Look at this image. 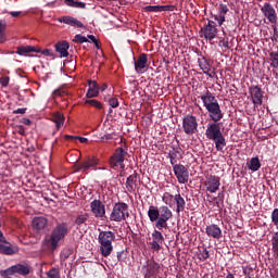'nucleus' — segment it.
<instances>
[{"label":"nucleus","instance_id":"f257e3e1","mask_svg":"<svg viewBox=\"0 0 278 278\" xmlns=\"http://www.w3.org/2000/svg\"><path fill=\"white\" fill-rule=\"evenodd\" d=\"M200 99L208 113V117L213 122L206 125L205 136L207 140H212V142L215 143L216 151H223L227 147L225 136L220 130V121H223L225 114L223 113V110H220V104L218 103L216 96L210 90H206Z\"/></svg>","mask_w":278,"mask_h":278},{"label":"nucleus","instance_id":"f03ea898","mask_svg":"<svg viewBox=\"0 0 278 278\" xmlns=\"http://www.w3.org/2000/svg\"><path fill=\"white\" fill-rule=\"evenodd\" d=\"M148 218L150 223H155L154 227L162 231V229H168V222L173 218V211L168 206H155L151 205L148 210Z\"/></svg>","mask_w":278,"mask_h":278},{"label":"nucleus","instance_id":"7ed1b4c3","mask_svg":"<svg viewBox=\"0 0 278 278\" xmlns=\"http://www.w3.org/2000/svg\"><path fill=\"white\" fill-rule=\"evenodd\" d=\"M66 236H68V223H59L52 229L51 235L45 238L43 247L49 251H55V249L60 247V242H62Z\"/></svg>","mask_w":278,"mask_h":278},{"label":"nucleus","instance_id":"20e7f679","mask_svg":"<svg viewBox=\"0 0 278 278\" xmlns=\"http://www.w3.org/2000/svg\"><path fill=\"white\" fill-rule=\"evenodd\" d=\"M116 240V233L112 230H100L98 235V242L100 244V253L102 257H110L112 251H114V245L112 242Z\"/></svg>","mask_w":278,"mask_h":278},{"label":"nucleus","instance_id":"39448f33","mask_svg":"<svg viewBox=\"0 0 278 278\" xmlns=\"http://www.w3.org/2000/svg\"><path fill=\"white\" fill-rule=\"evenodd\" d=\"M127 218H129V205L125 202L115 203L110 214V220L121 223L127 220Z\"/></svg>","mask_w":278,"mask_h":278},{"label":"nucleus","instance_id":"423d86ee","mask_svg":"<svg viewBox=\"0 0 278 278\" xmlns=\"http://www.w3.org/2000/svg\"><path fill=\"white\" fill-rule=\"evenodd\" d=\"M127 155V148H117L109 160L111 168H121L122 170H125V159Z\"/></svg>","mask_w":278,"mask_h":278},{"label":"nucleus","instance_id":"0eeeda50","mask_svg":"<svg viewBox=\"0 0 278 278\" xmlns=\"http://www.w3.org/2000/svg\"><path fill=\"white\" fill-rule=\"evenodd\" d=\"M182 130L187 136H194V134L199 131V121H197V116L187 114L182 118Z\"/></svg>","mask_w":278,"mask_h":278},{"label":"nucleus","instance_id":"6e6552de","mask_svg":"<svg viewBox=\"0 0 278 278\" xmlns=\"http://www.w3.org/2000/svg\"><path fill=\"white\" fill-rule=\"evenodd\" d=\"M261 12L268 23L271 25H277V10H275V7H273L271 3L265 2L261 7Z\"/></svg>","mask_w":278,"mask_h":278},{"label":"nucleus","instance_id":"1a4fd4ad","mask_svg":"<svg viewBox=\"0 0 278 278\" xmlns=\"http://www.w3.org/2000/svg\"><path fill=\"white\" fill-rule=\"evenodd\" d=\"M99 166V159L97 156H88L85 161L76 165V170H83V173H88V170H97Z\"/></svg>","mask_w":278,"mask_h":278},{"label":"nucleus","instance_id":"9d476101","mask_svg":"<svg viewBox=\"0 0 278 278\" xmlns=\"http://www.w3.org/2000/svg\"><path fill=\"white\" fill-rule=\"evenodd\" d=\"M173 170L178 184H188L190 172H188V168L184 164L174 165Z\"/></svg>","mask_w":278,"mask_h":278},{"label":"nucleus","instance_id":"9b49d317","mask_svg":"<svg viewBox=\"0 0 278 278\" xmlns=\"http://www.w3.org/2000/svg\"><path fill=\"white\" fill-rule=\"evenodd\" d=\"M201 34L204 36L205 40H214L216 38V35L218 34V28H216V22L214 21H208L207 24H205L201 28Z\"/></svg>","mask_w":278,"mask_h":278},{"label":"nucleus","instance_id":"f8f14e48","mask_svg":"<svg viewBox=\"0 0 278 278\" xmlns=\"http://www.w3.org/2000/svg\"><path fill=\"white\" fill-rule=\"evenodd\" d=\"M251 101L254 105H262L264 103V91L257 85H253L249 88Z\"/></svg>","mask_w":278,"mask_h":278},{"label":"nucleus","instance_id":"ddd939ff","mask_svg":"<svg viewBox=\"0 0 278 278\" xmlns=\"http://www.w3.org/2000/svg\"><path fill=\"white\" fill-rule=\"evenodd\" d=\"M142 270L146 271V277H155L160 274V263L155 262V260H148L142 266Z\"/></svg>","mask_w":278,"mask_h":278},{"label":"nucleus","instance_id":"4468645a","mask_svg":"<svg viewBox=\"0 0 278 278\" xmlns=\"http://www.w3.org/2000/svg\"><path fill=\"white\" fill-rule=\"evenodd\" d=\"M29 273H30L29 267L23 264H16L7 269H3V275H22L25 277L29 275Z\"/></svg>","mask_w":278,"mask_h":278},{"label":"nucleus","instance_id":"2eb2a0df","mask_svg":"<svg viewBox=\"0 0 278 278\" xmlns=\"http://www.w3.org/2000/svg\"><path fill=\"white\" fill-rule=\"evenodd\" d=\"M0 253L2 255H16L18 253L17 245H14L8 241V239H0Z\"/></svg>","mask_w":278,"mask_h":278},{"label":"nucleus","instance_id":"dca6fc26","mask_svg":"<svg viewBox=\"0 0 278 278\" xmlns=\"http://www.w3.org/2000/svg\"><path fill=\"white\" fill-rule=\"evenodd\" d=\"M205 186H206L207 192H211V194L218 192L220 188V177L218 176L206 177Z\"/></svg>","mask_w":278,"mask_h":278},{"label":"nucleus","instance_id":"f3484780","mask_svg":"<svg viewBox=\"0 0 278 278\" xmlns=\"http://www.w3.org/2000/svg\"><path fill=\"white\" fill-rule=\"evenodd\" d=\"M90 207L96 218H103L105 216V204L101 200H93L90 203Z\"/></svg>","mask_w":278,"mask_h":278},{"label":"nucleus","instance_id":"a211bd4d","mask_svg":"<svg viewBox=\"0 0 278 278\" xmlns=\"http://www.w3.org/2000/svg\"><path fill=\"white\" fill-rule=\"evenodd\" d=\"M148 62H149V58H148L147 53H141L137 60H136V58H134L136 73H139V74L144 73Z\"/></svg>","mask_w":278,"mask_h":278},{"label":"nucleus","instance_id":"6ab92c4d","mask_svg":"<svg viewBox=\"0 0 278 278\" xmlns=\"http://www.w3.org/2000/svg\"><path fill=\"white\" fill-rule=\"evenodd\" d=\"M162 244H164V235H162L160 230H154L152 232L151 249H153V251H161Z\"/></svg>","mask_w":278,"mask_h":278},{"label":"nucleus","instance_id":"aec40b11","mask_svg":"<svg viewBox=\"0 0 278 278\" xmlns=\"http://www.w3.org/2000/svg\"><path fill=\"white\" fill-rule=\"evenodd\" d=\"M205 233L208 238H214V240H220V238H223V229L216 224L206 226Z\"/></svg>","mask_w":278,"mask_h":278},{"label":"nucleus","instance_id":"412c9836","mask_svg":"<svg viewBox=\"0 0 278 278\" xmlns=\"http://www.w3.org/2000/svg\"><path fill=\"white\" fill-rule=\"evenodd\" d=\"M199 66L204 75L207 77H214V71H212V63L205 56L198 60Z\"/></svg>","mask_w":278,"mask_h":278},{"label":"nucleus","instance_id":"4be33fe9","mask_svg":"<svg viewBox=\"0 0 278 278\" xmlns=\"http://www.w3.org/2000/svg\"><path fill=\"white\" fill-rule=\"evenodd\" d=\"M99 83L97 80H88V90L86 93L87 99H94L99 97Z\"/></svg>","mask_w":278,"mask_h":278},{"label":"nucleus","instance_id":"5701e85b","mask_svg":"<svg viewBox=\"0 0 278 278\" xmlns=\"http://www.w3.org/2000/svg\"><path fill=\"white\" fill-rule=\"evenodd\" d=\"M168 157L172 166H175L179 160L184 159V151H181V148H173L168 153Z\"/></svg>","mask_w":278,"mask_h":278},{"label":"nucleus","instance_id":"b1692460","mask_svg":"<svg viewBox=\"0 0 278 278\" xmlns=\"http://www.w3.org/2000/svg\"><path fill=\"white\" fill-rule=\"evenodd\" d=\"M229 12V7L227 4L220 3L218 7V14L214 15V21L218 23L219 26L225 23V16H227V13Z\"/></svg>","mask_w":278,"mask_h":278},{"label":"nucleus","instance_id":"393cba45","mask_svg":"<svg viewBox=\"0 0 278 278\" xmlns=\"http://www.w3.org/2000/svg\"><path fill=\"white\" fill-rule=\"evenodd\" d=\"M59 23H64L65 25H71V27H78L80 29L84 28V23L70 15L60 17Z\"/></svg>","mask_w":278,"mask_h":278},{"label":"nucleus","instance_id":"a878e982","mask_svg":"<svg viewBox=\"0 0 278 278\" xmlns=\"http://www.w3.org/2000/svg\"><path fill=\"white\" fill-rule=\"evenodd\" d=\"M126 189L128 192H136L138 189V173H134L126 179Z\"/></svg>","mask_w":278,"mask_h":278},{"label":"nucleus","instance_id":"bb28decb","mask_svg":"<svg viewBox=\"0 0 278 278\" xmlns=\"http://www.w3.org/2000/svg\"><path fill=\"white\" fill-rule=\"evenodd\" d=\"M51 121L52 123H54L56 131H60V129L64 127V122L66 121V117H64V114L60 112H54L51 115Z\"/></svg>","mask_w":278,"mask_h":278},{"label":"nucleus","instance_id":"cd10ccee","mask_svg":"<svg viewBox=\"0 0 278 278\" xmlns=\"http://www.w3.org/2000/svg\"><path fill=\"white\" fill-rule=\"evenodd\" d=\"M17 55H27V53H40V48L33 46H21L16 50Z\"/></svg>","mask_w":278,"mask_h":278},{"label":"nucleus","instance_id":"c85d7f7f","mask_svg":"<svg viewBox=\"0 0 278 278\" xmlns=\"http://www.w3.org/2000/svg\"><path fill=\"white\" fill-rule=\"evenodd\" d=\"M48 220L46 217H35L33 219V228L36 230V231H42V229H45V227H47L48 225Z\"/></svg>","mask_w":278,"mask_h":278},{"label":"nucleus","instance_id":"c756f323","mask_svg":"<svg viewBox=\"0 0 278 278\" xmlns=\"http://www.w3.org/2000/svg\"><path fill=\"white\" fill-rule=\"evenodd\" d=\"M68 42L62 41L55 45V51L60 53L61 58H68Z\"/></svg>","mask_w":278,"mask_h":278},{"label":"nucleus","instance_id":"7c9ffc66","mask_svg":"<svg viewBox=\"0 0 278 278\" xmlns=\"http://www.w3.org/2000/svg\"><path fill=\"white\" fill-rule=\"evenodd\" d=\"M174 201L177 205L176 207V212L177 214H179V212H184V210H186V200H184V197H181V194H176L174 195Z\"/></svg>","mask_w":278,"mask_h":278},{"label":"nucleus","instance_id":"2f4dec72","mask_svg":"<svg viewBox=\"0 0 278 278\" xmlns=\"http://www.w3.org/2000/svg\"><path fill=\"white\" fill-rule=\"evenodd\" d=\"M249 170H252V173H257L260 168H262V163L260 162V157L255 156L250 160V163H248Z\"/></svg>","mask_w":278,"mask_h":278},{"label":"nucleus","instance_id":"473e14b6","mask_svg":"<svg viewBox=\"0 0 278 278\" xmlns=\"http://www.w3.org/2000/svg\"><path fill=\"white\" fill-rule=\"evenodd\" d=\"M64 3L68 5V8H78L79 10H86V2H81L79 0H64Z\"/></svg>","mask_w":278,"mask_h":278},{"label":"nucleus","instance_id":"72a5a7b5","mask_svg":"<svg viewBox=\"0 0 278 278\" xmlns=\"http://www.w3.org/2000/svg\"><path fill=\"white\" fill-rule=\"evenodd\" d=\"M85 105H91V108H96V110H103V104L101 101L90 98L85 100Z\"/></svg>","mask_w":278,"mask_h":278},{"label":"nucleus","instance_id":"f704fd0d","mask_svg":"<svg viewBox=\"0 0 278 278\" xmlns=\"http://www.w3.org/2000/svg\"><path fill=\"white\" fill-rule=\"evenodd\" d=\"M271 251L278 258V232H275L271 238Z\"/></svg>","mask_w":278,"mask_h":278},{"label":"nucleus","instance_id":"c9c22d12","mask_svg":"<svg viewBox=\"0 0 278 278\" xmlns=\"http://www.w3.org/2000/svg\"><path fill=\"white\" fill-rule=\"evenodd\" d=\"M86 223H88V214L78 215L74 222V225L81 227L83 225H86Z\"/></svg>","mask_w":278,"mask_h":278},{"label":"nucleus","instance_id":"e433bc0d","mask_svg":"<svg viewBox=\"0 0 278 278\" xmlns=\"http://www.w3.org/2000/svg\"><path fill=\"white\" fill-rule=\"evenodd\" d=\"M269 61L271 68H278V52H270Z\"/></svg>","mask_w":278,"mask_h":278},{"label":"nucleus","instance_id":"4c0bfd02","mask_svg":"<svg viewBox=\"0 0 278 278\" xmlns=\"http://www.w3.org/2000/svg\"><path fill=\"white\" fill-rule=\"evenodd\" d=\"M198 260H200V262H205V260H210V251H207V249H203L200 250L199 254H198Z\"/></svg>","mask_w":278,"mask_h":278},{"label":"nucleus","instance_id":"58836bf2","mask_svg":"<svg viewBox=\"0 0 278 278\" xmlns=\"http://www.w3.org/2000/svg\"><path fill=\"white\" fill-rule=\"evenodd\" d=\"M143 12H162L161 5H147L143 8Z\"/></svg>","mask_w":278,"mask_h":278},{"label":"nucleus","instance_id":"ea45409f","mask_svg":"<svg viewBox=\"0 0 278 278\" xmlns=\"http://www.w3.org/2000/svg\"><path fill=\"white\" fill-rule=\"evenodd\" d=\"M218 47H222V49H231V47H229V38L220 37Z\"/></svg>","mask_w":278,"mask_h":278},{"label":"nucleus","instance_id":"a19ab883","mask_svg":"<svg viewBox=\"0 0 278 278\" xmlns=\"http://www.w3.org/2000/svg\"><path fill=\"white\" fill-rule=\"evenodd\" d=\"M127 255H129V252L127 250H122L117 252V262H125V260H127Z\"/></svg>","mask_w":278,"mask_h":278},{"label":"nucleus","instance_id":"79ce46f5","mask_svg":"<svg viewBox=\"0 0 278 278\" xmlns=\"http://www.w3.org/2000/svg\"><path fill=\"white\" fill-rule=\"evenodd\" d=\"M73 42H77L78 45H84V42H88V38L81 35H76L73 39Z\"/></svg>","mask_w":278,"mask_h":278},{"label":"nucleus","instance_id":"37998d69","mask_svg":"<svg viewBox=\"0 0 278 278\" xmlns=\"http://www.w3.org/2000/svg\"><path fill=\"white\" fill-rule=\"evenodd\" d=\"M48 278H60V271L58 269L52 268L47 273Z\"/></svg>","mask_w":278,"mask_h":278},{"label":"nucleus","instance_id":"c03bdc74","mask_svg":"<svg viewBox=\"0 0 278 278\" xmlns=\"http://www.w3.org/2000/svg\"><path fill=\"white\" fill-rule=\"evenodd\" d=\"M108 103H109V105L112 106L113 109H116V108H118V105H119L118 99H117V98H114V97L109 98Z\"/></svg>","mask_w":278,"mask_h":278},{"label":"nucleus","instance_id":"a18cd8bd","mask_svg":"<svg viewBox=\"0 0 278 278\" xmlns=\"http://www.w3.org/2000/svg\"><path fill=\"white\" fill-rule=\"evenodd\" d=\"M0 84L2 88H8L10 84V76H3L0 78Z\"/></svg>","mask_w":278,"mask_h":278},{"label":"nucleus","instance_id":"49530a36","mask_svg":"<svg viewBox=\"0 0 278 278\" xmlns=\"http://www.w3.org/2000/svg\"><path fill=\"white\" fill-rule=\"evenodd\" d=\"M175 10V5H161V12H173Z\"/></svg>","mask_w":278,"mask_h":278},{"label":"nucleus","instance_id":"de8ad7c7","mask_svg":"<svg viewBox=\"0 0 278 278\" xmlns=\"http://www.w3.org/2000/svg\"><path fill=\"white\" fill-rule=\"evenodd\" d=\"M5 29H8V22L0 20V33H5Z\"/></svg>","mask_w":278,"mask_h":278},{"label":"nucleus","instance_id":"09e8293b","mask_svg":"<svg viewBox=\"0 0 278 278\" xmlns=\"http://www.w3.org/2000/svg\"><path fill=\"white\" fill-rule=\"evenodd\" d=\"M39 53H42V55H46L47 58H53V51L50 49L40 50Z\"/></svg>","mask_w":278,"mask_h":278},{"label":"nucleus","instance_id":"8fccbe9b","mask_svg":"<svg viewBox=\"0 0 278 278\" xmlns=\"http://www.w3.org/2000/svg\"><path fill=\"white\" fill-rule=\"evenodd\" d=\"M271 223H278V208L271 212Z\"/></svg>","mask_w":278,"mask_h":278},{"label":"nucleus","instance_id":"3c124183","mask_svg":"<svg viewBox=\"0 0 278 278\" xmlns=\"http://www.w3.org/2000/svg\"><path fill=\"white\" fill-rule=\"evenodd\" d=\"M273 29H274V35L271 36V42H277V40H278L277 26H274Z\"/></svg>","mask_w":278,"mask_h":278},{"label":"nucleus","instance_id":"603ef678","mask_svg":"<svg viewBox=\"0 0 278 278\" xmlns=\"http://www.w3.org/2000/svg\"><path fill=\"white\" fill-rule=\"evenodd\" d=\"M62 94H64V91H62V89H55L52 92V97H62Z\"/></svg>","mask_w":278,"mask_h":278},{"label":"nucleus","instance_id":"864d4df0","mask_svg":"<svg viewBox=\"0 0 278 278\" xmlns=\"http://www.w3.org/2000/svg\"><path fill=\"white\" fill-rule=\"evenodd\" d=\"M7 40L8 37L5 36V33H0V45H3Z\"/></svg>","mask_w":278,"mask_h":278},{"label":"nucleus","instance_id":"5fc2aeb1","mask_svg":"<svg viewBox=\"0 0 278 278\" xmlns=\"http://www.w3.org/2000/svg\"><path fill=\"white\" fill-rule=\"evenodd\" d=\"M27 112V108L17 109L13 111V114H25Z\"/></svg>","mask_w":278,"mask_h":278},{"label":"nucleus","instance_id":"6e6d98bb","mask_svg":"<svg viewBox=\"0 0 278 278\" xmlns=\"http://www.w3.org/2000/svg\"><path fill=\"white\" fill-rule=\"evenodd\" d=\"M76 140H79L81 144H86V142H88V138L86 137L76 136Z\"/></svg>","mask_w":278,"mask_h":278},{"label":"nucleus","instance_id":"4d7b16f0","mask_svg":"<svg viewBox=\"0 0 278 278\" xmlns=\"http://www.w3.org/2000/svg\"><path fill=\"white\" fill-rule=\"evenodd\" d=\"M218 201H220V203H224L225 201V193L224 192H219L217 195Z\"/></svg>","mask_w":278,"mask_h":278},{"label":"nucleus","instance_id":"13d9d810","mask_svg":"<svg viewBox=\"0 0 278 278\" xmlns=\"http://www.w3.org/2000/svg\"><path fill=\"white\" fill-rule=\"evenodd\" d=\"M10 15L13 16V18H17V16H21V11H12Z\"/></svg>","mask_w":278,"mask_h":278},{"label":"nucleus","instance_id":"bf43d9fd","mask_svg":"<svg viewBox=\"0 0 278 278\" xmlns=\"http://www.w3.org/2000/svg\"><path fill=\"white\" fill-rule=\"evenodd\" d=\"M22 123H23V125L29 126V125H31V119H29V118H27V117H24V118L22 119Z\"/></svg>","mask_w":278,"mask_h":278},{"label":"nucleus","instance_id":"052dcab7","mask_svg":"<svg viewBox=\"0 0 278 278\" xmlns=\"http://www.w3.org/2000/svg\"><path fill=\"white\" fill-rule=\"evenodd\" d=\"M89 40H91V42H93L94 45H98V40L97 37H94V35H88Z\"/></svg>","mask_w":278,"mask_h":278},{"label":"nucleus","instance_id":"680f3d73","mask_svg":"<svg viewBox=\"0 0 278 278\" xmlns=\"http://www.w3.org/2000/svg\"><path fill=\"white\" fill-rule=\"evenodd\" d=\"M64 138L65 140H77V136H72V135H65Z\"/></svg>","mask_w":278,"mask_h":278},{"label":"nucleus","instance_id":"e2e57ef3","mask_svg":"<svg viewBox=\"0 0 278 278\" xmlns=\"http://www.w3.org/2000/svg\"><path fill=\"white\" fill-rule=\"evenodd\" d=\"M101 140H112V135H104L101 137Z\"/></svg>","mask_w":278,"mask_h":278},{"label":"nucleus","instance_id":"0e129e2a","mask_svg":"<svg viewBox=\"0 0 278 278\" xmlns=\"http://www.w3.org/2000/svg\"><path fill=\"white\" fill-rule=\"evenodd\" d=\"M101 92H105V90H108V85H102V87H99Z\"/></svg>","mask_w":278,"mask_h":278},{"label":"nucleus","instance_id":"69168bd1","mask_svg":"<svg viewBox=\"0 0 278 278\" xmlns=\"http://www.w3.org/2000/svg\"><path fill=\"white\" fill-rule=\"evenodd\" d=\"M207 198H208V199H212V200L210 201V203H212V201L218 200V197H212V195H210V194H207Z\"/></svg>","mask_w":278,"mask_h":278},{"label":"nucleus","instance_id":"338daca9","mask_svg":"<svg viewBox=\"0 0 278 278\" xmlns=\"http://www.w3.org/2000/svg\"><path fill=\"white\" fill-rule=\"evenodd\" d=\"M226 278H233V274L228 273L227 276H226Z\"/></svg>","mask_w":278,"mask_h":278},{"label":"nucleus","instance_id":"774afa93","mask_svg":"<svg viewBox=\"0 0 278 278\" xmlns=\"http://www.w3.org/2000/svg\"><path fill=\"white\" fill-rule=\"evenodd\" d=\"M28 151L34 152V151H36V149L34 147H31V148H28Z\"/></svg>","mask_w":278,"mask_h":278}]
</instances>
